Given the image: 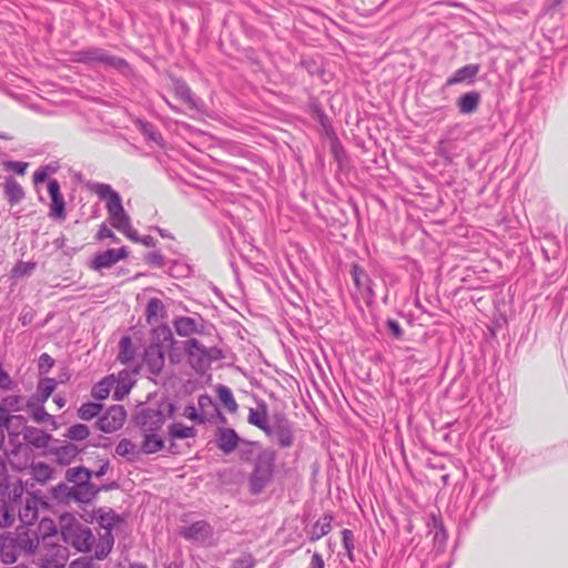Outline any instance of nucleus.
Wrapping results in <instances>:
<instances>
[{"mask_svg":"<svg viewBox=\"0 0 568 568\" xmlns=\"http://www.w3.org/2000/svg\"><path fill=\"white\" fill-rule=\"evenodd\" d=\"M59 525L65 544L71 545L80 552L91 551L94 537L89 527L71 514L61 515Z\"/></svg>","mask_w":568,"mask_h":568,"instance_id":"f257e3e1","label":"nucleus"},{"mask_svg":"<svg viewBox=\"0 0 568 568\" xmlns=\"http://www.w3.org/2000/svg\"><path fill=\"white\" fill-rule=\"evenodd\" d=\"M276 455L271 449L260 450L254 460V468L250 475V490L260 494L273 478Z\"/></svg>","mask_w":568,"mask_h":568,"instance_id":"f03ea898","label":"nucleus"},{"mask_svg":"<svg viewBox=\"0 0 568 568\" xmlns=\"http://www.w3.org/2000/svg\"><path fill=\"white\" fill-rule=\"evenodd\" d=\"M54 535L45 532L36 554L38 565L41 568H63L69 559V550L65 546L53 540Z\"/></svg>","mask_w":568,"mask_h":568,"instance_id":"7ed1b4c3","label":"nucleus"},{"mask_svg":"<svg viewBox=\"0 0 568 568\" xmlns=\"http://www.w3.org/2000/svg\"><path fill=\"white\" fill-rule=\"evenodd\" d=\"M184 349L189 357L190 365L197 373L206 372L213 362L223 357L222 351L219 347H205L195 338L187 339Z\"/></svg>","mask_w":568,"mask_h":568,"instance_id":"20e7f679","label":"nucleus"},{"mask_svg":"<svg viewBox=\"0 0 568 568\" xmlns=\"http://www.w3.org/2000/svg\"><path fill=\"white\" fill-rule=\"evenodd\" d=\"M72 61L85 64H99L110 67L118 70L126 67L123 59L109 54L105 50L100 48H88L73 53Z\"/></svg>","mask_w":568,"mask_h":568,"instance_id":"39448f33","label":"nucleus"},{"mask_svg":"<svg viewBox=\"0 0 568 568\" xmlns=\"http://www.w3.org/2000/svg\"><path fill=\"white\" fill-rule=\"evenodd\" d=\"M265 434L271 440L276 442L282 448H288L294 443L293 424L282 413H277L272 416L271 424Z\"/></svg>","mask_w":568,"mask_h":568,"instance_id":"423d86ee","label":"nucleus"},{"mask_svg":"<svg viewBox=\"0 0 568 568\" xmlns=\"http://www.w3.org/2000/svg\"><path fill=\"white\" fill-rule=\"evenodd\" d=\"M110 224L131 241H139L138 232L131 225V219L123 209L121 197L113 196V202L106 203Z\"/></svg>","mask_w":568,"mask_h":568,"instance_id":"0eeeda50","label":"nucleus"},{"mask_svg":"<svg viewBox=\"0 0 568 568\" xmlns=\"http://www.w3.org/2000/svg\"><path fill=\"white\" fill-rule=\"evenodd\" d=\"M74 475L81 474V483H77L70 487L68 496L79 503H89L98 494V489L90 483L91 473L87 468H74Z\"/></svg>","mask_w":568,"mask_h":568,"instance_id":"6e6552de","label":"nucleus"},{"mask_svg":"<svg viewBox=\"0 0 568 568\" xmlns=\"http://www.w3.org/2000/svg\"><path fill=\"white\" fill-rule=\"evenodd\" d=\"M126 419V412L121 405H113L97 420L98 428L103 433H114Z\"/></svg>","mask_w":568,"mask_h":568,"instance_id":"1a4fd4ad","label":"nucleus"},{"mask_svg":"<svg viewBox=\"0 0 568 568\" xmlns=\"http://www.w3.org/2000/svg\"><path fill=\"white\" fill-rule=\"evenodd\" d=\"M165 423V415L160 409H143L136 416V424L142 433H159Z\"/></svg>","mask_w":568,"mask_h":568,"instance_id":"9d476101","label":"nucleus"},{"mask_svg":"<svg viewBox=\"0 0 568 568\" xmlns=\"http://www.w3.org/2000/svg\"><path fill=\"white\" fill-rule=\"evenodd\" d=\"M16 542L21 551L26 554L36 555L41 540L39 539L38 532L27 526L19 527L14 534H12Z\"/></svg>","mask_w":568,"mask_h":568,"instance_id":"9b49d317","label":"nucleus"},{"mask_svg":"<svg viewBox=\"0 0 568 568\" xmlns=\"http://www.w3.org/2000/svg\"><path fill=\"white\" fill-rule=\"evenodd\" d=\"M116 385V389L114 390V397L115 399H121L125 394L129 393L130 388L129 387H125L123 386L122 389L119 388V383L116 382V379L111 375V376H108L105 378H103L102 381H100L99 383H97L93 387H92V396L95 398V399H105L112 388Z\"/></svg>","mask_w":568,"mask_h":568,"instance_id":"f8f14e48","label":"nucleus"},{"mask_svg":"<svg viewBox=\"0 0 568 568\" xmlns=\"http://www.w3.org/2000/svg\"><path fill=\"white\" fill-rule=\"evenodd\" d=\"M22 397L19 395H9L0 403V426H8L12 420H22L21 416L11 415L21 410Z\"/></svg>","mask_w":568,"mask_h":568,"instance_id":"ddd939ff","label":"nucleus"},{"mask_svg":"<svg viewBox=\"0 0 568 568\" xmlns=\"http://www.w3.org/2000/svg\"><path fill=\"white\" fill-rule=\"evenodd\" d=\"M212 527L204 520L195 521L181 530L183 538L199 544L206 542L212 537Z\"/></svg>","mask_w":568,"mask_h":568,"instance_id":"4468645a","label":"nucleus"},{"mask_svg":"<svg viewBox=\"0 0 568 568\" xmlns=\"http://www.w3.org/2000/svg\"><path fill=\"white\" fill-rule=\"evenodd\" d=\"M128 255L126 248H109L100 254H97L93 262L92 268L100 271L103 268H110L120 260L125 258Z\"/></svg>","mask_w":568,"mask_h":568,"instance_id":"2eb2a0df","label":"nucleus"},{"mask_svg":"<svg viewBox=\"0 0 568 568\" xmlns=\"http://www.w3.org/2000/svg\"><path fill=\"white\" fill-rule=\"evenodd\" d=\"M48 192L51 197L50 216L58 220L65 217V203L60 192V184L57 180L49 181Z\"/></svg>","mask_w":568,"mask_h":568,"instance_id":"dca6fc26","label":"nucleus"},{"mask_svg":"<svg viewBox=\"0 0 568 568\" xmlns=\"http://www.w3.org/2000/svg\"><path fill=\"white\" fill-rule=\"evenodd\" d=\"M242 442L236 432L232 428L221 427L216 433V444L219 449L225 455L231 454Z\"/></svg>","mask_w":568,"mask_h":568,"instance_id":"f3484780","label":"nucleus"},{"mask_svg":"<svg viewBox=\"0 0 568 568\" xmlns=\"http://www.w3.org/2000/svg\"><path fill=\"white\" fill-rule=\"evenodd\" d=\"M94 519L103 529V532H111L115 529L121 523L122 518L111 508H99L94 511Z\"/></svg>","mask_w":568,"mask_h":568,"instance_id":"a211bd4d","label":"nucleus"},{"mask_svg":"<svg viewBox=\"0 0 568 568\" xmlns=\"http://www.w3.org/2000/svg\"><path fill=\"white\" fill-rule=\"evenodd\" d=\"M164 349L156 345H149L144 352V363L153 374H159L164 366Z\"/></svg>","mask_w":568,"mask_h":568,"instance_id":"6ab92c4d","label":"nucleus"},{"mask_svg":"<svg viewBox=\"0 0 568 568\" xmlns=\"http://www.w3.org/2000/svg\"><path fill=\"white\" fill-rule=\"evenodd\" d=\"M19 551L21 550L12 534L1 536L0 556L4 564L14 562L18 559Z\"/></svg>","mask_w":568,"mask_h":568,"instance_id":"aec40b11","label":"nucleus"},{"mask_svg":"<svg viewBox=\"0 0 568 568\" xmlns=\"http://www.w3.org/2000/svg\"><path fill=\"white\" fill-rule=\"evenodd\" d=\"M41 500L36 497H30L26 504L19 509V519L23 526H32L38 519L39 506Z\"/></svg>","mask_w":568,"mask_h":568,"instance_id":"412c9836","label":"nucleus"},{"mask_svg":"<svg viewBox=\"0 0 568 568\" xmlns=\"http://www.w3.org/2000/svg\"><path fill=\"white\" fill-rule=\"evenodd\" d=\"M173 326L176 334L182 337H187L199 333L202 328V325L199 323V321L190 316L176 317L173 322Z\"/></svg>","mask_w":568,"mask_h":568,"instance_id":"4be33fe9","label":"nucleus"},{"mask_svg":"<svg viewBox=\"0 0 568 568\" xmlns=\"http://www.w3.org/2000/svg\"><path fill=\"white\" fill-rule=\"evenodd\" d=\"M174 343L173 334L168 325H159L152 331V339L150 345H156L159 348L169 351Z\"/></svg>","mask_w":568,"mask_h":568,"instance_id":"5701e85b","label":"nucleus"},{"mask_svg":"<svg viewBox=\"0 0 568 568\" xmlns=\"http://www.w3.org/2000/svg\"><path fill=\"white\" fill-rule=\"evenodd\" d=\"M3 192L11 206L19 204L26 196L22 185L11 176L4 182Z\"/></svg>","mask_w":568,"mask_h":568,"instance_id":"b1692460","label":"nucleus"},{"mask_svg":"<svg viewBox=\"0 0 568 568\" xmlns=\"http://www.w3.org/2000/svg\"><path fill=\"white\" fill-rule=\"evenodd\" d=\"M333 516L325 514L316 520V523L307 530L311 541H316L326 536L332 530Z\"/></svg>","mask_w":568,"mask_h":568,"instance_id":"393cba45","label":"nucleus"},{"mask_svg":"<svg viewBox=\"0 0 568 568\" xmlns=\"http://www.w3.org/2000/svg\"><path fill=\"white\" fill-rule=\"evenodd\" d=\"M114 545V537L111 532L100 534L99 540L93 541L92 549L94 551V558L102 560L111 552Z\"/></svg>","mask_w":568,"mask_h":568,"instance_id":"a878e982","label":"nucleus"},{"mask_svg":"<svg viewBox=\"0 0 568 568\" xmlns=\"http://www.w3.org/2000/svg\"><path fill=\"white\" fill-rule=\"evenodd\" d=\"M247 420L250 424L256 426L264 433L268 428L271 420L268 422L267 408L264 403H260L256 408H251L248 412Z\"/></svg>","mask_w":568,"mask_h":568,"instance_id":"bb28decb","label":"nucleus"},{"mask_svg":"<svg viewBox=\"0 0 568 568\" xmlns=\"http://www.w3.org/2000/svg\"><path fill=\"white\" fill-rule=\"evenodd\" d=\"M165 306L161 300L153 297L148 302L145 317L150 325L158 324L165 316Z\"/></svg>","mask_w":568,"mask_h":568,"instance_id":"cd10ccee","label":"nucleus"},{"mask_svg":"<svg viewBox=\"0 0 568 568\" xmlns=\"http://www.w3.org/2000/svg\"><path fill=\"white\" fill-rule=\"evenodd\" d=\"M479 64H467L459 68L453 77L447 80V85H454L460 82H471L479 72Z\"/></svg>","mask_w":568,"mask_h":568,"instance_id":"c85d7f7f","label":"nucleus"},{"mask_svg":"<svg viewBox=\"0 0 568 568\" xmlns=\"http://www.w3.org/2000/svg\"><path fill=\"white\" fill-rule=\"evenodd\" d=\"M480 101V94L478 92L471 91L463 94L457 100V106L460 113L470 114L478 109Z\"/></svg>","mask_w":568,"mask_h":568,"instance_id":"c756f323","label":"nucleus"},{"mask_svg":"<svg viewBox=\"0 0 568 568\" xmlns=\"http://www.w3.org/2000/svg\"><path fill=\"white\" fill-rule=\"evenodd\" d=\"M143 435L141 450L144 454H154L162 449L164 442L159 433H143Z\"/></svg>","mask_w":568,"mask_h":568,"instance_id":"7c9ffc66","label":"nucleus"},{"mask_svg":"<svg viewBox=\"0 0 568 568\" xmlns=\"http://www.w3.org/2000/svg\"><path fill=\"white\" fill-rule=\"evenodd\" d=\"M169 435L174 439L193 438L196 436V429L182 423H173L169 427Z\"/></svg>","mask_w":568,"mask_h":568,"instance_id":"2f4dec72","label":"nucleus"},{"mask_svg":"<svg viewBox=\"0 0 568 568\" xmlns=\"http://www.w3.org/2000/svg\"><path fill=\"white\" fill-rule=\"evenodd\" d=\"M80 450L74 444L63 445L55 450L57 458L59 463L63 465L70 464L78 455Z\"/></svg>","mask_w":568,"mask_h":568,"instance_id":"473e14b6","label":"nucleus"},{"mask_svg":"<svg viewBox=\"0 0 568 568\" xmlns=\"http://www.w3.org/2000/svg\"><path fill=\"white\" fill-rule=\"evenodd\" d=\"M115 453L121 457L128 458L129 460H132L139 456L136 445L126 438H123L118 443Z\"/></svg>","mask_w":568,"mask_h":568,"instance_id":"72a5a7b5","label":"nucleus"},{"mask_svg":"<svg viewBox=\"0 0 568 568\" xmlns=\"http://www.w3.org/2000/svg\"><path fill=\"white\" fill-rule=\"evenodd\" d=\"M174 91L176 97L181 99L183 102H185L187 105H190L191 108L196 106V102L192 94V91L185 82L180 80L175 81Z\"/></svg>","mask_w":568,"mask_h":568,"instance_id":"f704fd0d","label":"nucleus"},{"mask_svg":"<svg viewBox=\"0 0 568 568\" xmlns=\"http://www.w3.org/2000/svg\"><path fill=\"white\" fill-rule=\"evenodd\" d=\"M134 347L132 345V341L130 336H123L120 341V352L118 355V359L121 363H129L134 357Z\"/></svg>","mask_w":568,"mask_h":568,"instance_id":"c9c22d12","label":"nucleus"},{"mask_svg":"<svg viewBox=\"0 0 568 568\" xmlns=\"http://www.w3.org/2000/svg\"><path fill=\"white\" fill-rule=\"evenodd\" d=\"M24 438L36 447H45L50 440V435L40 429H29Z\"/></svg>","mask_w":568,"mask_h":568,"instance_id":"e433bc0d","label":"nucleus"},{"mask_svg":"<svg viewBox=\"0 0 568 568\" xmlns=\"http://www.w3.org/2000/svg\"><path fill=\"white\" fill-rule=\"evenodd\" d=\"M92 191L106 203L113 202V196L120 197L119 193L115 192L109 184L95 183L92 185Z\"/></svg>","mask_w":568,"mask_h":568,"instance_id":"4c0bfd02","label":"nucleus"},{"mask_svg":"<svg viewBox=\"0 0 568 568\" xmlns=\"http://www.w3.org/2000/svg\"><path fill=\"white\" fill-rule=\"evenodd\" d=\"M102 410V405L99 403H84L78 409V416L82 420H90Z\"/></svg>","mask_w":568,"mask_h":568,"instance_id":"58836bf2","label":"nucleus"},{"mask_svg":"<svg viewBox=\"0 0 568 568\" xmlns=\"http://www.w3.org/2000/svg\"><path fill=\"white\" fill-rule=\"evenodd\" d=\"M32 476L39 483H47L52 477V468L44 463L32 465Z\"/></svg>","mask_w":568,"mask_h":568,"instance_id":"ea45409f","label":"nucleus"},{"mask_svg":"<svg viewBox=\"0 0 568 568\" xmlns=\"http://www.w3.org/2000/svg\"><path fill=\"white\" fill-rule=\"evenodd\" d=\"M138 125L140 131L152 142L158 145L162 144V135L161 133L149 122H144L139 120Z\"/></svg>","mask_w":568,"mask_h":568,"instance_id":"a19ab883","label":"nucleus"},{"mask_svg":"<svg viewBox=\"0 0 568 568\" xmlns=\"http://www.w3.org/2000/svg\"><path fill=\"white\" fill-rule=\"evenodd\" d=\"M244 446L240 449V458L244 462H250L256 456L261 449L260 445L256 442H244L242 440Z\"/></svg>","mask_w":568,"mask_h":568,"instance_id":"79ce46f5","label":"nucleus"},{"mask_svg":"<svg viewBox=\"0 0 568 568\" xmlns=\"http://www.w3.org/2000/svg\"><path fill=\"white\" fill-rule=\"evenodd\" d=\"M57 387V382L53 378H43L40 381L38 385V390L40 393V402L43 404L51 396L53 390Z\"/></svg>","mask_w":568,"mask_h":568,"instance_id":"37998d69","label":"nucleus"},{"mask_svg":"<svg viewBox=\"0 0 568 568\" xmlns=\"http://www.w3.org/2000/svg\"><path fill=\"white\" fill-rule=\"evenodd\" d=\"M90 435V429L84 424H75L68 428L65 437L71 440H83Z\"/></svg>","mask_w":568,"mask_h":568,"instance_id":"c03bdc74","label":"nucleus"},{"mask_svg":"<svg viewBox=\"0 0 568 568\" xmlns=\"http://www.w3.org/2000/svg\"><path fill=\"white\" fill-rule=\"evenodd\" d=\"M219 397L221 402L224 404V406L230 412H235L237 409V404L234 399V396L231 392V389L226 386H221L217 390Z\"/></svg>","mask_w":568,"mask_h":568,"instance_id":"a18cd8bd","label":"nucleus"},{"mask_svg":"<svg viewBox=\"0 0 568 568\" xmlns=\"http://www.w3.org/2000/svg\"><path fill=\"white\" fill-rule=\"evenodd\" d=\"M36 268L34 262H18L12 268V276L16 278L30 275Z\"/></svg>","mask_w":568,"mask_h":568,"instance_id":"49530a36","label":"nucleus"},{"mask_svg":"<svg viewBox=\"0 0 568 568\" xmlns=\"http://www.w3.org/2000/svg\"><path fill=\"white\" fill-rule=\"evenodd\" d=\"M14 521V509L3 504L0 506V526L1 527H10Z\"/></svg>","mask_w":568,"mask_h":568,"instance_id":"de8ad7c7","label":"nucleus"},{"mask_svg":"<svg viewBox=\"0 0 568 568\" xmlns=\"http://www.w3.org/2000/svg\"><path fill=\"white\" fill-rule=\"evenodd\" d=\"M342 540L343 546L347 552V557L353 561V550H354V535L353 531L345 528L342 531Z\"/></svg>","mask_w":568,"mask_h":568,"instance_id":"09e8293b","label":"nucleus"},{"mask_svg":"<svg viewBox=\"0 0 568 568\" xmlns=\"http://www.w3.org/2000/svg\"><path fill=\"white\" fill-rule=\"evenodd\" d=\"M32 417L34 422L39 424L48 422H50L53 425L55 424L53 416L48 414L42 405L33 409Z\"/></svg>","mask_w":568,"mask_h":568,"instance_id":"8fccbe9b","label":"nucleus"},{"mask_svg":"<svg viewBox=\"0 0 568 568\" xmlns=\"http://www.w3.org/2000/svg\"><path fill=\"white\" fill-rule=\"evenodd\" d=\"M353 280H354L355 285L358 288L365 287L367 291H369V287L366 286V283L368 282V277L365 274V272L363 270H361L358 266L353 267Z\"/></svg>","mask_w":568,"mask_h":568,"instance_id":"3c124183","label":"nucleus"},{"mask_svg":"<svg viewBox=\"0 0 568 568\" xmlns=\"http://www.w3.org/2000/svg\"><path fill=\"white\" fill-rule=\"evenodd\" d=\"M254 562V558L251 555L244 554L237 559L233 560L231 568H253Z\"/></svg>","mask_w":568,"mask_h":568,"instance_id":"603ef678","label":"nucleus"},{"mask_svg":"<svg viewBox=\"0 0 568 568\" xmlns=\"http://www.w3.org/2000/svg\"><path fill=\"white\" fill-rule=\"evenodd\" d=\"M183 415L197 424H203L205 422L204 416L199 414L194 406H186Z\"/></svg>","mask_w":568,"mask_h":568,"instance_id":"864d4df0","label":"nucleus"},{"mask_svg":"<svg viewBox=\"0 0 568 568\" xmlns=\"http://www.w3.org/2000/svg\"><path fill=\"white\" fill-rule=\"evenodd\" d=\"M69 568H94V564L90 557H80L71 561Z\"/></svg>","mask_w":568,"mask_h":568,"instance_id":"5fc2aeb1","label":"nucleus"},{"mask_svg":"<svg viewBox=\"0 0 568 568\" xmlns=\"http://www.w3.org/2000/svg\"><path fill=\"white\" fill-rule=\"evenodd\" d=\"M97 237H98V240L110 239V240H112V242L119 241V239L115 236V234L105 224H102L100 226Z\"/></svg>","mask_w":568,"mask_h":568,"instance_id":"6e6d98bb","label":"nucleus"},{"mask_svg":"<svg viewBox=\"0 0 568 568\" xmlns=\"http://www.w3.org/2000/svg\"><path fill=\"white\" fill-rule=\"evenodd\" d=\"M145 261L149 264L162 266L163 262H164V257L160 252L154 251V252L148 253V255L145 256Z\"/></svg>","mask_w":568,"mask_h":568,"instance_id":"4d7b16f0","label":"nucleus"},{"mask_svg":"<svg viewBox=\"0 0 568 568\" xmlns=\"http://www.w3.org/2000/svg\"><path fill=\"white\" fill-rule=\"evenodd\" d=\"M0 388L2 389H11L12 388V381L9 374L2 369L0 366Z\"/></svg>","mask_w":568,"mask_h":568,"instance_id":"13d9d810","label":"nucleus"},{"mask_svg":"<svg viewBox=\"0 0 568 568\" xmlns=\"http://www.w3.org/2000/svg\"><path fill=\"white\" fill-rule=\"evenodd\" d=\"M8 166L12 169L17 174L23 175L28 164L21 161H10L8 162Z\"/></svg>","mask_w":568,"mask_h":568,"instance_id":"bf43d9fd","label":"nucleus"},{"mask_svg":"<svg viewBox=\"0 0 568 568\" xmlns=\"http://www.w3.org/2000/svg\"><path fill=\"white\" fill-rule=\"evenodd\" d=\"M387 326H388L389 331L393 333V335L396 338H400L402 337L403 329H402V327H400L398 322H396L394 320H388Z\"/></svg>","mask_w":568,"mask_h":568,"instance_id":"052dcab7","label":"nucleus"},{"mask_svg":"<svg viewBox=\"0 0 568 568\" xmlns=\"http://www.w3.org/2000/svg\"><path fill=\"white\" fill-rule=\"evenodd\" d=\"M448 141L447 140H440L437 148V153L446 159H449V150L447 148Z\"/></svg>","mask_w":568,"mask_h":568,"instance_id":"680f3d73","label":"nucleus"},{"mask_svg":"<svg viewBox=\"0 0 568 568\" xmlns=\"http://www.w3.org/2000/svg\"><path fill=\"white\" fill-rule=\"evenodd\" d=\"M53 365V359L51 358V356H49L48 354L43 353L40 358H39V366L40 368H44V367H52Z\"/></svg>","mask_w":568,"mask_h":568,"instance_id":"e2e57ef3","label":"nucleus"},{"mask_svg":"<svg viewBox=\"0 0 568 568\" xmlns=\"http://www.w3.org/2000/svg\"><path fill=\"white\" fill-rule=\"evenodd\" d=\"M308 568H324V560L320 554H314Z\"/></svg>","mask_w":568,"mask_h":568,"instance_id":"0e129e2a","label":"nucleus"},{"mask_svg":"<svg viewBox=\"0 0 568 568\" xmlns=\"http://www.w3.org/2000/svg\"><path fill=\"white\" fill-rule=\"evenodd\" d=\"M434 539L437 544L443 545L447 540V534L443 527H439L435 532Z\"/></svg>","mask_w":568,"mask_h":568,"instance_id":"69168bd1","label":"nucleus"},{"mask_svg":"<svg viewBox=\"0 0 568 568\" xmlns=\"http://www.w3.org/2000/svg\"><path fill=\"white\" fill-rule=\"evenodd\" d=\"M47 178H48V173L43 169L36 171L33 174V181L36 184L44 182L47 180Z\"/></svg>","mask_w":568,"mask_h":568,"instance_id":"338daca9","label":"nucleus"},{"mask_svg":"<svg viewBox=\"0 0 568 568\" xmlns=\"http://www.w3.org/2000/svg\"><path fill=\"white\" fill-rule=\"evenodd\" d=\"M138 242L142 243L146 247H153L155 246L156 241L151 235H145L141 239L139 237Z\"/></svg>","mask_w":568,"mask_h":568,"instance_id":"774afa93","label":"nucleus"}]
</instances>
